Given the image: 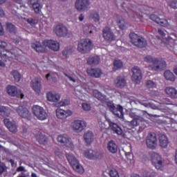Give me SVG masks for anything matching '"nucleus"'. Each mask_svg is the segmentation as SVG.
Returning a JSON list of instances; mask_svg holds the SVG:
<instances>
[{
    "label": "nucleus",
    "mask_w": 177,
    "mask_h": 177,
    "mask_svg": "<svg viewBox=\"0 0 177 177\" xmlns=\"http://www.w3.org/2000/svg\"><path fill=\"white\" fill-rule=\"evenodd\" d=\"M143 61L148 64L147 68H149L153 71H160L165 68L167 66L165 61L160 60L151 55L145 56Z\"/></svg>",
    "instance_id": "obj_1"
},
{
    "label": "nucleus",
    "mask_w": 177,
    "mask_h": 177,
    "mask_svg": "<svg viewBox=\"0 0 177 177\" xmlns=\"http://www.w3.org/2000/svg\"><path fill=\"white\" fill-rule=\"evenodd\" d=\"M42 44L43 46H41L39 42L34 43L32 44V48L37 53L45 52L46 47L54 51H58L59 50V44L57 41L45 40Z\"/></svg>",
    "instance_id": "obj_2"
},
{
    "label": "nucleus",
    "mask_w": 177,
    "mask_h": 177,
    "mask_svg": "<svg viewBox=\"0 0 177 177\" xmlns=\"http://www.w3.org/2000/svg\"><path fill=\"white\" fill-rule=\"evenodd\" d=\"M8 44L3 41L0 40V66L6 67V62L11 59V53L9 50H5Z\"/></svg>",
    "instance_id": "obj_3"
},
{
    "label": "nucleus",
    "mask_w": 177,
    "mask_h": 177,
    "mask_svg": "<svg viewBox=\"0 0 177 177\" xmlns=\"http://www.w3.org/2000/svg\"><path fill=\"white\" fill-rule=\"evenodd\" d=\"M93 44L88 39H83L78 42L77 50L81 53H88L93 48Z\"/></svg>",
    "instance_id": "obj_4"
},
{
    "label": "nucleus",
    "mask_w": 177,
    "mask_h": 177,
    "mask_svg": "<svg viewBox=\"0 0 177 177\" xmlns=\"http://www.w3.org/2000/svg\"><path fill=\"white\" fill-rule=\"evenodd\" d=\"M32 111L33 115L37 118V120L44 121L48 118V115L46 110L41 106L33 105L32 107Z\"/></svg>",
    "instance_id": "obj_5"
},
{
    "label": "nucleus",
    "mask_w": 177,
    "mask_h": 177,
    "mask_svg": "<svg viewBox=\"0 0 177 177\" xmlns=\"http://www.w3.org/2000/svg\"><path fill=\"white\" fill-rule=\"evenodd\" d=\"M129 37L131 39V44L138 48H144L147 46V41L146 39L141 36H138L134 32L130 33Z\"/></svg>",
    "instance_id": "obj_6"
},
{
    "label": "nucleus",
    "mask_w": 177,
    "mask_h": 177,
    "mask_svg": "<svg viewBox=\"0 0 177 177\" xmlns=\"http://www.w3.org/2000/svg\"><path fill=\"white\" fill-rule=\"evenodd\" d=\"M106 106L113 115L119 118H124V108L120 104L115 106L112 102H107Z\"/></svg>",
    "instance_id": "obj_7"
},
{
    "label": "nucleus",
    "mask_w": 177,
    "mask_h": 177,
    "mask_svg": "<svg viewBox=\"0 0 177 177\" xmlns=\"http://www.w3.org/2000/svg\"><path fill=\"white\" fill-rule=\"evenodd\" d=\"M151 161L156 169L162 170L164 167V160L160 154L157 153H152L151 154Z\"/></svg>",
    "instance_id": "obj_8"
},
{
    "label": "nucleus",
    "mask_w": 177,
    "mask_h": 177,
    "mask_svg": "<svg viewBox=\"0 0 177 177\" xmlns=\"http://www.w3.org/2000/svg\"><path fill=\"white\" fill-rule=\"evenodd\" d=\"M57 142L64 147L70 148L73 150L75 145L73 144L71 139L67 134H61L57 137Z\"/></svg>",
    "instance_id": "obj_9"
},
{
    "label": "nucleus",
    "mask_w": 177,
    "mask_h": 177,
    "mask_svg": "<svg viewBox=\"0 0 177 177\" xmlns=\"http://www.w3.org/2000/svg\"><path fill=\"white\" fill-rule=\"evenodd\" d=\"M87 127V123L84 120H75L71 124L72 130L80 133L82 132Z\"/></svg>",
    "instance_id": "obj_10"
},
{
    "label": "nucleus",
    "mask_w": 177,
    "mask_h": 177,
    "mask_svg": "<svg viewBox=\"0 0 177 177\" xmlns=\"http://www.w3.org/2000/svg\"><path fill=\"white\" fill-rule=\"evenodd\" d=\"M122 8H124L125 11L130 17L134 19L142 17L141 12H138V10L131 3H123Z\"/></svg>",
    "instance_id": "obj_11"
},
{
    "label": "nucleus",
    "mask_w": 177,
    "mask_h": 177,
    "mask_svg": "<svg viewBox=\"0 0 177 177\" xmlns=\"http://www.w3.org/2000/svg\"><path fill=\"white\" fill-rule=\"evenodd\" d=\"M157 135L154 132L148 133L146 138V145L148 149L154 150L157 149Z\"/></svg>",
    "instance_id": "obj_12"
},
{
    "label": "nucleus",
    "mask_w": 177,
    "mask_h": 177,
    "mask_svg": "<svg viewBox=\"0 0 177 177\" xmlns=\"http://www.w3.org/2000/svg\"><path fill=\"white\" fill-rule=\"evenodd\" d=\"M6 92L10 97H16L17 98L24 99V95L19 91L16 86L9 85L6 87Z\"/></svg>",
    "instance_id": "obj_13"
},
{
    "label": "nucleus",
    "mask_w": 177,
    "mask_h": 177,
    "mask_svg": "<svg viewBox=\"0 0 177 177\" xmlns=\"http://www.w3.org/2000/svg\"><path fill=\"white\" fill-rule=\"evenodd\" d=\"M53 32L59 37H66L68 35V30L63 25H57L53 27Z\"/></svg>",
    "instance_id": "obj_14"
},
{
    "label": "nucleus",
    "mask_w": 177,
    "mask_h": 177,
    "mask_svg": "<svg viewBox=\"0 0 177 177\" xmlns=\"http://www.w3.org/2000/svg\"><path fill=\"white\" fill-rule=\"evenodd\" d=\"M84 155L86 158L90 160L101 159L102 157V153L98 152L96 149H86Z\"/></svg>",
    "instance_id": "obj_15"
},
{
    "label": "nucleus",
    "mask_w": 177,
    "mask_h": 177,
    "mask_svg": "<svg viewBox=\"0 0 177 177\" xmlns=\"http://www.w3.org/2000/svg\"><path fill=\"white\" fill-rule=\"evenodd\" d=\"M131 80L135 84H140L142 79V74L140 68L138 66H134L132 68Z\"/></svg>",
    "instance_id": "obj_16"
},
{
    "label": "nucleus",
    "mask_w": 177,
    "mask_h": 177,
    "mask_svg": "<svg viewBox=\"0 0 177 177\" xmlns=\"http://www.w3.org/2000/svg\"><path fill=\"white\" fill-rule=\"evenodd\" d=\"M73 115V112L70 109L64 110L62 109H57L56 110V116L59 120H66L68 117Z\"/></svg>",
    "instance_id": "obj_17"
},
{
    "label": "nucleus",
    "mask_w": 177,
    "mask_h": 177,
    "mask_svg": "<svg viewBox=\"0 0 177 177\" xmlns=\"http://www.w3.org/2000/svg\"><path fill=\"white\" fill-rule=\"evenodd\" d=\"M15 110L20 117L28 120H31V113L28 109L23 106H19Z\"/></svg>",
    "instance_id": "obj_18"
},
{
    "label": "nucleus",
    "mask_w": 177,
    "mask_h": 177,
    "mask_svg": "<svg viewBox=\"0 0 177 177\" xmlns=\"http://www.w3.org/2000/svg\"><path fill=\"white\" fill-rule=\"evenodd\" d=\"M46 99L50 103H57L61 99V95L53 91H48L46 93Z\"/></svg>",
    "instance_id": "obj_19"
},
{
    "label": "nucleus",
    "mask_w": 177,
    "mask_h": 177,
    "mask_svg": "<svg viewBox=\"0 0 177 177\" xmlns=\"http://www.w3.org/2000/svg\"><path fill=\"white\" fill-rule=\"evenodd\" d=\"M145 113L148 114V112L145 111H131L129 112V116L133 119H138V120L140 121V122H145V119L142 116V115H145Z\"/></svg>",
    "instance_id": "obj_20"
},
{
    "label": "nucleus",
    "mask_w": 177,
    "mask_h": 177,
    "mask_svg": "<svg viewBox=\"0 0 177 177\" xmlns=\"http://www.w3.org/2000/svg\"><path fill=\"white\" fill-rule=\"evenodd\" d=\"M30 86L36 93L40 94L42 88L41 78L36 77L33 79L30 82Z\"/></svg>",
    "instance_id": "obj_21"
},
{
    "label": "nucleus",
    "mask_w": 177,
    "mask_h": 177,
    "mask_svg": "<svg viewBox=\"0 0 177 177\" xmlns=\"http://www.w3.org/2000/svg\"><path fill=\"white\" fill-rule=\"evenodd\" d=\"M107 122L109 124V128L115 132L117 135L124 137V133L122 128L116 123L112 122L110 119H107Z\"/></svg>",
    "instance_id": "obj_22"
},
{
    "label": "nucleus",
    "mask_w": 177,
    "mask_h": 177,
    "mask_svg": "<svg viewBox=\"0 0 177 177\" xmlns=\"http://www.w3.org/2000/svg\"><path fill=\"white\" fill-rule=\"evenodd\" d=\"M89 6V0H77L75 2V8L80 12L85 11L88 9Z\"/></svg>",
    "instance_id": "obj_23"
},
{
    "label": "nucleus",
    "mask_w": 177,
    "mask_h": 177,
    "mask_svg": "<svg viewBox=\"0 0 177 177\" xmlns=\"http://www.w3.org/2000/svg\"><path fill=\"white\" fill-rule=\"evenodd\" d=\"M3 123L10 132L16 133L18 132V127L15 122L10 121L9 118H5Z\"/></svg>",
    "instance_id": "obj_24"
},
{
    "label": "nucleus",
    "mask_w": 177,
    "mask_h": 177,
    "mask_svg": "<svg viewBox=\"0 0 177 177\" xmlns=\"http://www.w3.org/2000/svg\"><path fill=\"white\" fill-rule=\"evenodd\" d=\"M113 19L117 22L119 28L122 30H126L128 28L127 22H125L124 18L118 14H115L113 16Z\"/></svg>",
    "instance_id": "obj_25"
},
{
    "label": "nucleus",
    "mask_w": 177,
    "mask_h": 177,
    "mask_svg": "<svg viewBox=\"0 0 177 177\" xmlns=\"http://www.w3.org/2000/svg\"><path fill=\"white\" fill-rule=\"evenodd\" d=\"M150 19L162 27L167 28L169 26V24L167 19L159 18V17H157V15H155L154 14H152L150 16Z\"/></svg>",
    "instance_id": "obj_26"
},
{
    "label": "nucleus",
    "mask_w": 177,
    "mask_h": 177,
    "mask_svg": "<svg viewBox=\"0 0 177 177\" xmlns=\"http://www.w3.org/2000/svg\"><path fill=\"white\" fill-rule=\"evenodd\" d=\"M103 32V38L108 41H113L115 40V37L114 34L112 32L111 28L109 27L104 28L102 31Z\"/></svg>",
    "instance_id": "obj_27"
},
{
    "label": "nucleus",
    "mask_w": 177,
    "mask_h": 177,
    "mask_svg": "<svg viewBox=\"0 0 177 177\" xmlns=\"http://www.w3.org/2000/svg\"><path fill=\"white\" fill-rule=\"evenodd\" d=\"M113 84L116 88L122 89L126 86L127 81L123 76H118L114 80Z\"/></svg>",
    "instance_id": "obj_28"
},
{
    "label": "nucleus",
    "mask_w": 177,
    "mask_h": 177,
    "mask_svg": "<svg viewBox=\"0 0 177 177\" xmlns=\"http://www.w3.org/2000/svg\"><path fill=\"white\" fill-rule=\"evenodd\" d=\"M158 140H159V145L162 148L167 147L169 145V138L167 136L165 133H159L158 135Z\"/></svg>",
    "instance_id": "obj_29"
},
{
    "label": "nucleus",
    "mask_w": 177,
    "mask_h": 177,
    "mask_svg": "<svg viewBox=\"0 0 177 177\" xmlns=\"http://www.w3.org/2000/svg\"><path fill=\"white\" fill-rule=\"evenodd\" d=\"M177 41V39L176 36L174 35L169 36L165 39V45H166L169 50H172L175 45V41Z\"/></svg>",
    "instance_id": "obj_30"
},
{
    "label": "nucleus",
    "mask_w": 177,
    "mask_h": 177,
    "mask_svg": "<svg viewBox=\"0 0 177 177\" xmlns=\"http://www.w3.org/2000/svg\"><path fill=\"white\" fill-rule=\"evenodd\" d=\"M94 134L91 131H87L84 134V140L87 145H91L94 141Z\"/></svg>",
    "instance_id": "obj_31"
},
{
    "label": "nucleus",
    "mask_w": 177,
    "mask_h": 177,
    "mask_svg": "<svg viewBox=\"0 0 177 177\" xmlns=\"http://www.w3.org/2000/svg\"><path fill=\"white\" fill-rule=\"evenodd\" d=\"M165 93L171 99L177 98V90L171 86L166 87Z\"/></svg>",
    "instance_id": "obj_32"
},
{
    "label": "nucleus",
    "mask_w": 177,
    "mask_h": 177,
    "mask_svg": "<svg viewBox=\"0 0 177 177\" xmlns=\"http://www.w3.org/2000/svg\"><path fill=\"white\" fill-rule=\"evenodd\" d=\"M87 73L90 75V77L100 78L102 74V72L100 68H87Z\"/></svg>",
    "instance_id": "obj_33"
},
{
    "label": "nucleus",
    "mask_w": 177,
    "mask_h": 177,
    "mask_svg": "<svg viewBox=\"0 0 177 177\" xmlns=\"http://www.w3.org/2000/svg\"><path fill=\"white\" fill-rule=\"evenodd\" d=\"M107 150L111 153H116L118 150V147L115 141H109L106 145Z\"/></svg>",
    "instance_id": "obj_34"
},
{
    "label": "nucleus",
    "mask_w": 177,
    "mask_h": 177,
    "mask_svg": "<svg viewBox=\"0 0 177 177\" xmlns=\"http://www.w3.org/2000/svg\"><path fill=\"white\" fill-rule=\"evenodd\" d=\"M88 17L91 19H93L95 22H99L100 20V16L99 14V10H91L88 12Z\"/></svg>",
    "instance_id": "obj_35"
},
{
    "label": "nucleus",
    "mask_w": 177,
    "mask_h": 177,
    "mask_svg": "<svg viewBox=\"0 0 177 177\" xmlns=\"http://www.w3.org/2000/svg\"><path fill=\"white\" fill-rule=\"evenodd\" d=\"M93 96L101 102H106L107 97L105 95H103L97 90L93 91Z\"/></svg>",
    "instance_id": "obj_36"
},
{
    "label": "nucleus",
    "mask_w": 177,
    "mask_h": 177,
    "mask_svg": "<svg viewBox=\"0 0 177 177\" xmlns=\"http://www.w3.org/2000/svg\"><path fill=\"white\" fill-rule=\"evenodd\" d=\"M28 3L32 5V9L36 14L40 12V3H39V0H28Z\"/></svg>",
    "instance_id": "obj_37"
},
{
    "label": "nucleus",
    "mask_w": 177,
    "mask_h": 177,
    "mask_svg": "<svg viewBox=\"0 0 177 177\" xmlns=\"http://www.w3.org/2000/svg\"><path fill=\"white\" fill-rule=\"evenodd\" d=\"M0 115L2 117H9L10 115V111L8 107L0 105Z\"/></svg>",
    "instance_id": "obj_38"
},
{
    "label": "nucleus",
    "mask_w": 177,
    "mask_h": 177,
    "mask_svg": "<svg viewBox=\"0 0 177 177\" xmlns=\"http://www.w3.org/2000/svg\"><path fill=\"white\" fill-rule=\"evenodd\" d=\"M10 75L14 78L15 82H20L21 80V75L18 71L12 70L10 72Z\"/></svg>",
    "instance_id": "obj_39"
},
{
    "label": "nucleus",
    "mask_w": 177,
    "mask_h": 177,
    "mask_svg": "<svg viewBox=\"0 0 177 177\" xmlns=\"http://www.w3.org/2000/svg\"><path fill=\"white\" fill-rule=\"evenodd\" d=\"M100 59L98 56H90V57L87 59V64L90 65H96L100 63Z\"/></svg>",
    "instance_id": "obj_40"
},
{
    "label": "nucleus",
    "mask_w": 177,
    "mask_h": 177,
    "mask_svg": "<svg viewBox=\"0 0 177 177\" xmlns=\"http://www.w3.org/2000/svg\"><path fill=\"white\" fill-rule=\"evenodd\" d=\"M158 174L152 169H146L142 172V177H157Z\"/></svg>",
    "instance_id": "obj_41"
},
{
    "label": "nucleus",
    "mask_w": 177,
    "mask_h": 177,
    "mask_svg": "<svg viewBox=\"0 0 177 177\" xmlns=\"http://www.w3.org/2000/svg\"><path fill=\"white\" fill-rule=\"evenodd\" d=\"M66 157L68 161L69 162V163L71 165V166L79 162L77 158L71 153H66Z\"/></svg>",
    "instance_id": "obj_42"
},
{
    "label": "nucleus",
    "mask_w": 177,
    "mask_h": 177,
    "mask_svg": "<svg viewBox=\"0 0 177 177\" xmlns=\"http://www.w3.org/2000/svg\"><path fill=\"white\" fill-rule=\"evenodd\" d=\"M123 67V62L120 59H114L113 71L121 69Z\"/></svg>",
    "instance_id": "obj_43"
},
{
    "label": "nucleus",
    "mask_w": 177,
    "mask_h": 177,
    "mask_svg": "<svg viewBox=\"0 0 177 177\" xmlns=\"http://www.w3.org/2000/svg\"><path fill=\"white\" fill-rule=\"evenodd\" d=\"M164 77L166 78L168 81H171L174 82L175 81V76L174 74L169 71H166L164 73Z\"/></svg>",
    "instance_id": "obj_44"
},
{
    "label": "nucleus",
    "mask_w": 177,
    "mask_h": 177,
    "mask_svg": "<svg viewBox=\"0 0 177 177\" xmlns=\"http://www.w3.org/2000/svg\"><path fill=\"white\" fill-rule=\"evenodd\" d=\"M145 86L148 89H153L157 88V83L153 80H146Z\"/></svg>",
    "instance_id": "obj_45"
},
{
    "label": "nucleus",
    "mask_w": 177,
    "mask_h": 177,
    "mask_svg": "<svg viewBox=\"0 0 177 177\" xmlns=\"http://www.w3.org/2000/svg\"><path fill=\"white\" fill-rule=\"evenodd\" d=\"M72 167L74 170H75L77 172L80 174H83L84 172L83 167L80 164L79 162H77V164H75Z\"/></svg>",
    "instance_id": "obj_46"
},
{
    "label": "nucleus",
    "mask_w": 177,
    "mask_h": 177,
    "mask_svg": "<svg viewBox=\"0 0 177 177\" xmlns=\"http://www.w3.org/2000/svg\"><path fill=\"white\" fill-rule=\"evenodd\" d=\"M7 30L11 33L16 34L17 32V28L13 24H7L6 25Z\"/></svg>",
    "instance_id": "obj_47"
},
{
    "label": "nucleus",
    "mask_w": 177,
    "mask_h": 177,
    "mask_svg": "<svg viewBox=\"0 0 177 177\" xmlns=\"http://www.w3.org/2000/svg\"><path fill=\"white\" fill-rule=\"evenodd\" d=\"M37 140H38V142L41 144V145H44L46 142V137L42 134V133H39L37 136Z\"/></svg>",
    "instance_id": "obj_48"
},
{
    "label": "nucleus",
    "mask_w": 177,
    "mask_h": 177,
    "mask_svg": "<svg viewBox=\"0 0 177 177\" xmlns=\"http://www.w3.org/2000/svg\"><path fill=\"white\" fill-rule=\"evenodd\" d=\"M140 122L138 118H133L131 121H127V122L129 123V125H131V127H136L138 126H139Z\"/></svg>",
    "instance_id": "obj_49"
},
{
    "label": "nucleus",
    "mask_w": 177,
    "mask_h": 177,
    "mask_svg": "<svg viewBox=\"0 0 177 177\" xmlns=\"http://www.w3.org/2000/svg\"><path fill=\"white\" fill-rule=\"evenodd\" d=\"M84 32L87 35H91L93 33L92 26L88 25L84 26Z\"/></svg>",
    "instance_id": "obj_50"
},
{
    "label": "nucleus",
    "mask_w": 177,
    "mask_h": 177,
    "mask_svg": "<svg viewBox=\"0 0 177 177\" xmlns=\"http://www.w3.org/2000/svg\"><path fill=\"white\" fill-rule=\"evenodd\" d=\"M167 4L171 8L174 10L177 9V0H169L167 2Z\"/></svg>",
    "instance_id": "obj_51"
},
{
    "label": "nucleus",
    "mask_w": 177,
    "mask_h": 177,
    "mask_svg": "<svg viewBox=\"0 0 177 177\" xmlns=\"http://www.w3.org/2000/svg\"><path fill=\"white\" fill-rule=\"evenodd\" d=\"M109 174L110 177H120L118 171L115 169L110 170Z\"/></svg>",
    "instance_id": "obj_52"
},
{
    "label": "nucleus",
    "mask_w": 177,
    "mask_h": 177,
    "mask_svg": "<svg viewBox=\"0 0 177 177\" xmlns=\"http://www.w3.org/2000/svg\"><path fill=\"white\" fill-rule=\"evenodd\" d=\"M126 157H127V162L129 164L134 163L133 155H131L130 153H127V154H126Z\"/></svg>",
    "instance_id": "obj_53"
},
{
    "label": "nucleus",
    "mask_w": 177,
    "mask_h": 177,
    "mask_svg": "<svg viewBox=\"0 0 177 177\" xmlns=\"http://www.w3.org/2000/svg\"><path fill=\"white\" fill-rule=\"evenodd\" d=\"M60 106H66L70 104V100L67 99L62 100L59 102Z\"/></svg>",
    "instance_id": "obj_54"
},
{
    "label": "nucleus",
    "mask_w": 177,
    "mask_h": 177,
    "mask_svg": "<svg viewBox=\"0 0 177 177\" xmlns=\"http://www.w3.org/2000/svg\"><path fill=\"white\" fill-rule=\"evenodd\" d=\"M53 152L56 156H57L59 158H62L63 156L62 153L60 151V149L59 148H54Z\"/></svg>",
    "instance_id": "obj_55"
},
{
    "label": "nucleus",
    "mask_w": 177,
    "mask_h": 177,
    "mask_svg": "<svg viewBox=\"0 0 177 177\" xmlns=\"http://www.w3.org/2000/svg\"><path fill=\"white\" fill-rule=\"evenodd\" d=\"M82 109L85 111H90L91 109V106L90 105V104H88L86 102L82 103Z\"/></svg>",
    "instance_id": "obj_56"
},
{
    "label": "nucleus",
    "mask_w": 177,
    "mask_h": 177,
    "mask_svg": "<svg viewBox=\"0 0 177 177\" xmlns=\"http://www.w3.org/2000/svg\"><path fill=\"white\" fill-rule=\"evenodd\" d=\"M65 77H67V78L69 80V81H72V82H76L77 80L75 77L74 75H69L67 73H64Z\"/></svg>",
    "instance_id": "obj_57"
},
{
    "label": "nucleus",
    "mask_w": 177,
    "mask_h": 177,
    "mask_svg": "<svg viewBox=\"0 0 177 177\" xmlns=\"http://www.w3.org/2000/svg\"><path fill=\"white\" fill-rule=\"evenodd\" d=\"M63 55L65 57H68L72 53V50L71 48H65V50L63 51Z\"/></svg>",
    "instance_id": "obj_58"
},
{
    "label": "nucleus",
    "mask_w": 177,
    "mask_h": 177,
    "mask_svg": "<svg viewBox=\"0 0 177 177\" xmlns=\"http://www.w3.org/2000/svg\"><path fill=\"white\" fill-rule=\"evenodd\" d=\"M161 104L162 105H172V103L169 98H164L162 100Z\"/></svg>",
    "instance_id": "obj_59"
},
{
    "label": "nucleus",
    "mask_w": 177,
    "mask_h": 177,
    "mask_svg": "<svg viewBox=\"0 0 177 177\" xmlns=\"http://www.w3.org/2000/svg\"><path fill=\"white\" fill-rule=\"evenodd\" d=\"M16 43L20 44V45L22 46H26L29 44L28 40H26V39H21V41H17Z\"/></svg>",
    "instance_id": "obj_60"
},
{
    "label": "nucleus",
    "mask_w": 177,
    "mask_h": 177,
    "mask_svg": "<svg viewBox=\"0 0 177 177\" xmlns=\"http://www.w3.org/2000/svg\"><path fill=\"white\" fill-rule=\"evenodd\" d=\"M81 87L84 89L87 93H89V88L87 83L82 82L81 84Z\"/></svg>",
    "instance_id": "obj_61"
},
{
    "label": "nucleus",
    "mask_w": 177,
    "mask_h": 177,
    "mask_svg": "<svg viewBox=\"0 0 177 177\" xmlns=\"http://www.w3.org/2000/svg\"><path fill=\"white\" fill-rule=\"evenodd\" d=\"M27 22L30 25H34L37 24V21H35V19H33L32 18H28L27 19Z\"/></svg>",
    "instance_id": "obj_62"
},
{
    "label": "nucleus",
    "mask_w": 177,
    "mask_h": 177,
    "mask_svg": "<svg viewBox=\"0 0 177 177\" xmlns=\"http://www.w3.org/2000/svg\"><path fill=\"white\" fill-rule=\"evenodd\" d=\"M6 170V166L3 165H0V174H3Z\"/></svg>",
    "instance_id": "obj_63"
},
{
    "label": "nucleus",
    "mask_w": 177,
    "mask_h": 177,
    "mask_svg": "<svg viewBox=\"0 0 177 177\" xmlns=\"http://www.w3.org/2000/svg\"><path fill=\"white\" fill-rule=\"evenodd\" d=\"M17 171L18 172L26 171V168L23 166H20L17 169Z\"/></svg>",
    "instance_id": "obj_64"
}]
</instances>
